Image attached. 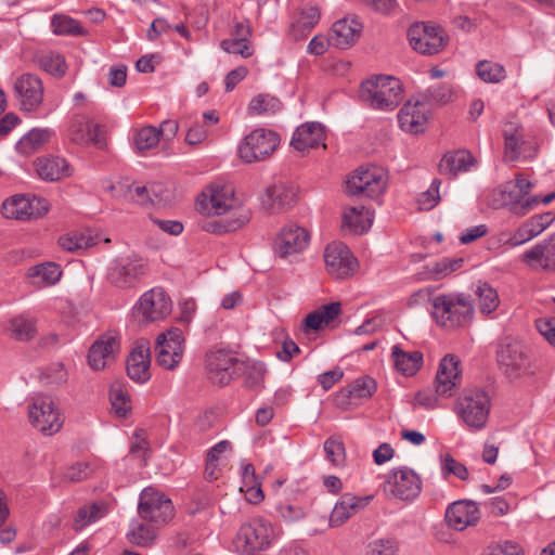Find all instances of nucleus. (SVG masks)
Instances as JSON below:
<instances>
[{"mask_svg": "<svg viewBox=\"0 0 555 555\" xmlns=\"http://www.w3.org/2000/svg\"><path fill=\"white\" fill-rule=\"evenodd\" d=\"M464 259L460 257H444L437 261L428 262L421 273L422 280L439 281L459 270L463 266Z\"/></svg>", "mask_w": 555, "mask_h": 555, "instance_id": "40", "label": "nucleus"}, {"mask_svg": "<svg viewBox=\"0 0 555 555\" xmlns=\"http://www.w3.org/2000/svg\"><path fill=\"white\" fill-rule=\"evenodd\" d=\"M431 315L444 328L466 326L474 318V305L464 293L440 294L433 298Z\"/></svg>", "mask_w": 555, "mask_h": 555, "instance_id": "2", "label": "nucleus"}, {"mask_svg": "<svg viewBox=\"0 0 555 555\" xmlns=\"http://www.w3.org/2000/svg\"><path fill=\"white\" fill-rule=\"evenodd\" d=\"M51 27L55 35L64 36H79L83 35L85 30L80 23L67 15L55 14L51 18Z\"/></svg>", "mask_w": 555, "mask_h": 555, "instance_id": "49", "label": "nucleus"}, {"mask_svg": "<svg viewBox=\"0 0 555 555\" xmlns=\"http://www.w3.org/2000/svg\"><path fill=\"white\" fill-rule=\"evenodd\" d=\"M481 555H521V550L517 543L505 541L487 546Z\"/></svg>", "mask_w": 555, "mask_h": 555, "instance_id": "64", "label": "nucleus"}, {"mask_svg": "<svg viewBox=\"0 0 555 555\" xmlns=\"http://www.w3.org/2000/svg\"><path fill=\"white\" fill-rule=\"evenodd\" d=\"M326 133L324 127L320 122H306L299 126L292 138V146L300 152L319 146L325 147Z\"/></svg>", "mask_w": 555, "mask_h": 555, "instance_id": "30", "label": "nucleus"}, {"mask_svg": "<svg viewBox=\"0 0 555 555\" xmlns=\"http://www.w3.org/2000/svg\"><path fill=\"white\" fill-rule=\"evenodd\" d=\"M276 537L278 533L271 521L258 517L240 527L234 545L238 552L251 554L268 548Z\"/></svg>", "mask_w": 555, "mask_h": 555, "instance_id": "4", "label": "nucleus"}, {"mask_svg": "<svg viewBox=\"0 0 555 555\" xmlns=\"http://www.w3.org/2000/svg\"><path fill=\"white\" fill-rule=\"evenodd\" d=\"M391 356L393 358L396 369L403 375L408 376L415 374L423 363L422 352H406L403 351L398 345H395L391 348Z\"/></svg>", "mask_w": 555, "mask_h": 555, "instance_id": "41", "label": "nucleus"}, {"mask_svg": "<svg viewBox=\"0 0 555 555\" xmlns=\"http://www.w3.org/2000/svg\"><path fill=\"white\" fill-rule=\"evenodd\" d=\"M441 181L439 179H435L429 189L425 192H423L418 197V204L422 209L428 210L434 208L439 199V188H440Z\"/></svg>", "mask_w": 555, "mask_h": 555, "instance_id": "62", "label": "nucleus"}, {"mask_svg": "<svg viewBox=\"0 0 555 555\" xmlns=\"http://www.w3.org/2000/svg\"><path fill=\"white\" fill-rule=\"evenodd\" d=\"M475 293L480 313L490 315L496 310L500 305V298L495 288L486 282H479Z\"/></svg>", "mask_w": 555, "mask_h": 555, "instance_id": "46", "label": "nucleus"}, {"mask_svg": "<svg viewBox=\"0 0 555 555\" xmlns=\"http://www.w3.org/2000/svg\"><path fill=\"white\" fill-rule=\"evenodd\" d=\"M425 96L437 104H447L452 100L453 91L450 85L442 83L428 88Z\"/></svg>", "mask_w": 555, "mask_h": 555, "instance_id": "60", "label": "nucleus"}, {"mask_svg": "<svg viewBox=\"0 0 555 555\" xmlns=\"http://www.w3.org/2000/svg\"><path fill=\"white\" fill-rule=\"evenodd\" d=\"M321 13L318 7H308L302 9L296 22V26L305 30H310L320 21Z\"/></svg>", "mask_w": 555, "mask_h": 555, "instance_id": "63", "label": "nucleus"}, {"mask_svg": "<svg viewBox=\"0 0 555 555\" xmlns=\"http://www.w3.org/2000/svg\"><path fill=\"white\" fill-rule=\"evenodd\" d=\"M554 219L552 212L532 216L518 227L514 234L506 241V244L515 247L531 241L547 229L553 223Z\"/></svg>", "mask_w": 555, "mask_h": 555, "instance_id": "27", "label": "nucleus"}, {"mask_svg": "<svg viewBox=\"0 0 555 555\" xmlns=\"http://www.w3.org/2000/svg\"><path fill=\"white\" fill-rule=\"evenodd\" d=\"M160 184H153L151 185V188H147L145 185H137L133 188V190H131V192L133 193V198L139 204H145L147 202H152L153 204L155 202H167L168 196L160 195Z\"/></svg>", "mask_w": 555, "mask_h": 555, "instance_id": "55", "label": "nucleus"}, {"mask_svg": "<svg viewBox=\"0 0 555 555\" xmlns=\"http://www.w3.org/2000/svg\"><path fill=\"white\" fill-rule=\"evenodd\" d=\"M491 399L481 388L465 389L457 398L454 411L472 431L482 430L489 418Z\"/></svg>", "mask_w": 555, "mask_h": 555, "instance_id": "3", "label": "nucleus"}, {"mask_svg": "<svg viewBox=\"0 0 555 555\" xmlns=\"http://www.w3.org/2000/svg\"><path fill=\"white\" fill-rule=\"evenodd\" d=\"M373 223V212L364 207H350L346 209L343 217V228L351 233L362 234L370 230Z\"/></svg>", "mask_w": 555, "mask_h": 555, "instance_id": "37", "label": "nucleus"}, {"mask_svg": "<svg viewBox=\"0 0 555 555\" xmlns=\"http://www.w3.org/2000/svg\"><path fill=\"white\" fill-rule=\"evenodd\" d=\"M408 39L413 50L422 54H436L446 44L443 29L430 22H417L408 29Z\"/></svg>", "mask_w": 555, "mask_h": 555, "instance_id": "11", "label": "nucleus"}, {"mask_svg": "<svg viewBox=\"0 0 555 555\" xmlns=\"http://www.w3.org/2000/svg\"><path fill=\"white\" fill-rule=\"evenodd\" d=\"M28 415L31 425L47 436L60 431L64 424L60 409L49 396L35 397L28 405Z\"/></svg>", "mask_w": 555, "mask_h": 555, "instance_id": "5", "label": "nucleus"}, {"mask_svg": "<svg viewBox=\"0 0 555 555\" xmlns=\"http://www.w3.org/2000/svg\"><path fill=\"white\" fill-rule=\"evenodd\" d=\"M106 514V507L103 503H92L81 506L74 517L73 528L76 531L85 529L87 526L103 518Z\"/></svg>", "mask_w": 555, "mask_h": 555, "instance_id": "45", "label": "nucleus"}, {"mask_svg": "<svg viewBox=\"0 0 555 555\" xmlns=\"http://www.w3.org/2000/svg\"><path fill=\"white\" fill-rule=\"evenodd\" d=\"M521 260L534 271L555 272V234L526 250Z\"/></svg>", "mask_w": 555, "mask_h": 555, "instance_id": "21", "label": "nucleus"}, {"mask_svg": "<svg viewBox=\"0 0 555 555\" xmlns=\"http://www.w3.org/2000/svg\"><path fill=\"white\" fill-rule=\"evenodd\" d=\"M60 246L67 251H78L95 245V240L85 233L74 232L59 240Z\"/></svg>", "mask_w": 555, "mask_h": 555, "instance_id": "53", "label": "nucleus"}, {"mask_svg": "<svg viewBox=\"0 0 555 555\" xmlns=\"http://www.w3.org/2000/svg\"><path fill=\"white\" fill-rule=\"evenodd\" d=\"M50 135L49 129H33L22 138L21 144L37 150L50 139Z\"/></svg>", "mask_w": 555, "mask_h": 555, "instance_id": "61", "label": "nucleus"}, {"mask_svg": "<svg viewBox=\"0 0 555 555\" xmlns=\"http://www.w3.org/2000/svg\"><path fill=\"white\" fill-rule=\"evenodd\" d=\"M310 242L309 232L295 222L286 223L273 241V251L280 258H287L305 250Z\"/></svg>", "mask_w": 555, "mask_h": 555, "instance_id": "14", "label": "nucleus"}, {"mask_svg": "<svg viewBox=\"0 0 555 555\" xmlns=\"http://www.w3.org/2000/svg\"><path fill=\"white\" fill-rule=\"evenodd\" d=\"M324 260L328 273L338 279L351 276L358 268L357 259L343 243L327 245L324 253Z\"/></svg>", "mask_w": 555, "mask_h": 555, "instance_id": "18", "label": "nucleus"}, {"mask_svg": "<svg viewBox=\"0 0 555 555\" xmlns=\"http://www.w3.org/2000/svg\"><path fill=\"white\" fill-rule=\"evenodd\" d=\"M267 195L272 201V206L284 209L296 201L295 191L283 184H276L267 189Z\"/></svg>", "mask_w": 555, "mask_h": 555, "instance_id": "52", "label": "nucleus"}, {"mask_svg": "<svg viewBox=\"0 0 555 555\" xmlns=\"http://www.w3.org/2000/svg\"><path fill=\"white\" fill-rule=\"evenodd\" d=\"M220 47L224 52L241 55L244 59L254 54V49L247 40L223 39Z\"/></svg>", "mask_w": 555, "mask_h": 555, "instance_id": "59", "label": "nucleus"}, {"mask_svg": "<svg viewBox=\"0 0 555 555\" xmlns=\"http://www.w3.org/2000/svg\"><path fill=\"white\" fill-rule=\"evenodd\" d=\"M159 142L158 128L145 126L139 129L133 137V145L137 151L144 152L157 146Z\"/></svg>", "mask_w": 555, "mask_h": 555, "instance_id": "50", "label": "nucleus"}, {"mask_svg": "<svg viewBox=\"0 0 555 555\" xmlns=\"http://www.w3.org/2000/svg\"><path fill=\"white\" fill-rule=\"evenodd\" d=\"M197 210L203 215H231L238 210L234 190L231 185H210L202 192L196 202Z\"/></svg>", "mask_w": 555, "mask_h": 555, "instance_id": "9", "label": "nucleus"}, {"mask_svg": "<svg viewBox=\"0 0 555 555\" xmlns=\"http://www.w3.org/2000/svg\"><path fill=\"white\" fill-rule=\"evenodd\" d=\"M9 330L17 340H29L35 336L36 322L28 314H21L10 321Z\"/></svg>", "mask_w": 555, "mask_h": 555, "instance_id": "47", "label": "nucleus"}, {"mask_svg": "<svg viewBox=\"0 0 555 555\" xmlns=\"http://www.w3.org/2000/svg\"><path fill=\"white\" fill-rule=\"evenodd\" d=\"M429 108L424 101H408L398 113V121L403 131L421 133L425 130Z\"/></svg>", "mask_w": 555, "mask_h": 555, "instance_id": "24", "label": "nucleus"}, {"mask_svg": "<svg viewBox=\"0 0 555 555\" xmlns=\"http://www.w3.org/2000/svg\"><path fill=\"white\" fill-rule=\"evenodd\" d=\"M498 363L509 377H519L531 372L528 348L519 341L502 344L496 351Z\"/></svg>", "mask_w": 555, "mask_h": 555, "instance_id": "12", "label": "nucleus"}, {"mask_svg": "<svg viewBox=\"0 0 555 555\" xmlns=\"http://www.w3.org/2000/svg\"><path fill=\"white\" fill-rule=\"evenodd\" d=\"M61 276V267L55 262L33 266L27 271L29 283L39 288L56 284Z\"/></svg>", "mask_w": 555, "mask_h": 555, "instance_id": "36", "label": "nucleus"}, {"mask_svg": "<svg viewBox=\"0 0 555 555\" xmlns=\"http://www.w3.org/2000/svg\"><path fill=\"white\" fill-rule=\"evenodd\" d=\"M282 109V102L268 93L254 96L248 105V114L251 116H270Z\"/></svg>", "mask_w": 555, "mask_h": 555, "instance_id": "44", "label": "nucleus"}, {"mask_svg": "<svg viewBox=\"0 0 555 555\" xmlns=\"http://www.w3.org/2000/svg\"><path fill=\"white\" fill-rule=\"evenodd\" d=\"M184 336L180 328L171 327L156 338V363L165 370H175L183 358Z\"/></svg>", "mask_w": 555, "mask_h": 555, "instance_id": "10", "label": "nucleus"}, {"mask_svg": "<svg viewBox=\"0 0 555 555\" xmlns=\"http://www.w3.org/2000/svg\"><path fill=\"white\" fill-rule=\"evenodd\" d=\"M13 91L21 109L27 113L36 112L43 101V82L31 73L18 76L13 83Z\"/></svg>", "mask_w": 555, "mask_h": 555, "instance_id": "15", "label": "nucleus"}, {"mask_svg": "<svg viewBox=\"0 0 555 555\" xmlns=\"http://www.w3.org/2000/svg\"><path fill=\"white\" fill-rule=\"evenodd\" d=\"M324 452L326 459L335 466H340L345 463L346 452L343 441L337 437H330L324 442Z\"/></svg>", "mask_w": 555, "mask_h": 555, "instance_id": "57", "label": "nucleus"}, {"mask_svg": "<svg viewBox=\"0 0 555 555\" xmlns=\"http://www.w3.org/2000/svg\"><path fill=\"white\" fill-rule=\"evenodd\" d=\"M387 185V173L379 167L360 168L346 181V194L350 196L365 195L376 198L384 193Z\"/></svg>", "mask_w": 555, "mask_h": 555, "instance_id": "6", "label": "nucleus"}, {"mask_svg": "<svg viewBox=\"0 0 555 555\" xmlns=\"http://www.w3.org/2000/svg\"><path fill=\"white\" fill-rule=\"evenodd\" d=\"M341 311V307L339 302H331L327 305L321 306L319 309L309 313L302 324L304 332L308 333L309 331H318L323 326L328 325Z\"/></svg>", "mask_w": 555, "mask_h": 555, "instance_id": "39", "label": "nucleus"}, {"mask_svg": "<svg viewBox=\"0 0 555 555\" xmlns=\"http://www.w3.org/2000/svg\"><path fill=\"white\" fill-rule=\"evenodd\" d=\"M460 361L452 354L446 356L436 375V392L442 397L452 396V391L461 383Z\"/></svg>", "mask_w": 555, "mask_h": 555, "instance_id": "26", "label": "nucleus"}, {"mask_svg": "<svg viewBox=\"0 0 555 555\" xmlns=\"http://www.w3.org/2000/svg\"><path fill=\"white\" fill-rule=\"evenodd\" d=\"M479 517L478 506L470 501L454 502L446 511V520L455 530H464L468 526H474Z\"/></svg>", "mask_w": 555, "mask_h": 555, "instance_id": "31", "label": "nucleus"}, {"mask_svg": "<svg viewBox=\"0 0 555 555\" xmlns=\"http://www.w3.org/2000/svg\"><path fill=\"white\" fill-rule=\"evenodd\" d=\"M537 154V146L522 128L508 125L504 129V157L508 162L529 159Z\"/></svg>", "mask_w": 555, "mask_h": 555, "instance_id": "16", "label": "nucleus"}, {"mask_svg": "<svg viewBox=\"0 0 555 555\" xmlns=\"http://www.w3.org/2000/svg\"><path fill=\"white\" fill-rule=\"evenodd\" d=\"M109 399L115 414L119 417H126L131 409V405L130 397L122 385H112L109 390Z\"/></svg>", "mask_w": 555, "mask_h": 555, "instance_id": "51", "label": "nucleus"}, {"mask_svg": "<svg viewBox=\"0 0 555 555\" xmlns=\"http://www.w3.org/2000/svg\"><path fill=\"white\" fill-rule=\"evenodd\" d=\"M475 166L474 156L465 150L447 153L439 164V170L442 175L451 177L460 172H467Z\"/></svg>", "mask_w": 555, "mask_h": 555, "instance_id": "35", "label": "nucleus"}, {"mask_svg": "<svg viewBox=\"0 0 555 555\" xmlns=\"http://www.w3.org/2000/svg\"><path fill=\"white\" fill-rule=\"evenodd\" d=\"M377 389L376 382L370 376H361L336 395V402L347 409L358 405L362 400L371 398Z\"/></svg>", "mask_w": 555, "mask_h": 555, "instance_id": "25", "label": "nucleus"}, {"mask_svg": "<svg viewBox=\"0 0 555 555\" xmlns=\"http://www.w3.org/2000/svg\"><path fill=\"white\" fill-rule=\"evenodd\" d=\"M155 538V530L153 527L143 524L133 525L132 529L128 532V539L132 544L140 546H147Z\"/></svg>", "mask_w": 555, "mask_h": 555, "instance_id": "58", "label": "nucleus"}, {"mask_svg": "<svg viewBox=\"0 0 555 555\" xmlns=\"http://www.w3.org/2000/svg\"><path fill=\"white\" fill-rule=\"evenodd\" d=\"M503 205L507 206L511 212L517 216H525L540 204V196L524 198L511 181L501 189Z\"/></svg>", "mask_w": 555, "mask_h": 555, "instance_id": "33", "label": "nucleus"}, {"mask_svg": "<svg viewBox=\"0 0 555 555\" xmlns=\"http://www.w3.org/2000/svg\"><path fill=\"white\" fill-rule=\"evenodd\" d=\"M280 143L276 132L257 128L248 133L238 146V155L245 163H255L270 156Z\"/></svg>", "mask_w": 555, "mask_h": 555, "instance_id": "7", "label": "nucleus"}, {"mask_svg": "<svg viewBox=\"0 0 555 555\" xmlns=\"http://www.w3.org/2000/svg\"><path fill=\"white\" fill-rule=\"evenodd\" d=\"M422 491L421 477L409 467L393 468L387 475L384 492L401 501H413Z\"/></svg>", "mask_w": 555, "mask_h": 555, "instance_id": "8", "label": "nucleus"}, {"mask_svg": "<svg viewBox=\"0 0 555 555\" xmlns=\"http://www.w3.org/2000/svg\"><path fill=\"white\" fill-rule=\"evenodd\" d=\"M145 273V266L129 258L116 260L108 269L107 280L119 288H128Z\"/></svg>", "mask_w": 555, "mask_h": 555, "instance_id": "22", "label": "nucleus"}, {"mask_svg": "<svg viewBox=\"0 0 555 555\" xmlns=\"http://www.w3.org/2000/svg\"><path fill=\"white\" fill-rule=\"evenodd\" d=\"M34 166L39 178L44 181H60L69 177L72 173L67 160L60 156L38 157Z\"/></svg>", "mask_w": 555, "mask_h": 555, "instance_id": "32", "label": "nucleus"}, {"mask_svg": "<svg viewBox=\"0 0 555 555\" xmlns=\"http://www.w3.org/2000/svg\"><path fill=\"white\" fill-rule=\"evenodd\" d=\"M398 551V542L395 539L385 538L370 542L365 547L364 555H397Z\"/></svg>", "mask_w": 555, "mask_h": 555, "instance_id": "56", "label": "nucleus"}, {"mask_svg": "<svg viewBox=\"0 0 555 555\" xmlns=\"http://www.w3.org/2000/svg\"><path fill=\"white\" fill-rule=\"evenodd\" d=\"M372 495L357 496L350 493H345L340 496L339 501L335 504L328 522L331 527H339L346 522L350 517L356 515L359 511L363 509L372 501Z\"/></svg>", "mask_w": 555, "mask_h": 555, "instance_id": "29", "label": "nucleus"}, {"mask_svg": "<svg viewBox=\"0 0 555 555\" xmlns=\"http://www.w3.org/2000/svg\"><path fill=\"white\" fill-rule=\"evenodd\" d=\"M250 219V211L246 208L240 207L234 211L231 217H227L217 221H207L203 229L207 232L223 234L234 232L244 227Z\"/></svg>", "mask_w": 555, "mask_h": 555, "instance_id": "38", "label": "nucleus"}, {"mask_svg": "<svg viewBox=\"0 0 555 555\" xmlns=\"http://www.w3.org/2000/svg\"><path fill=\"white\" fill-rule=\"evenodd\" d=\"M151 350L146 343H139L130 352L127 360V374L138 384H144L151 378Z\"/></svg>", "mask_w": 555, "mask_h": 555, "instance_id": "28", "label": "nucleus"}, {"mask_svg": "<svg viewBox=\"0 0 555 555\" xmlns=\"http://www.w3.org/2000/svg\"><path fill=\"white\" fill-rule=\"evenodd\" d=\"M138 511L142 519L155 524H165L173 515L171 500L153 488L141 492Z\"/></svg>", "mask_w": 555, "mask_h": 555, "instance_id": "13", "label": "nucleus"}, {"mask_svg": "<svg viewBox=\"0 0 555 555\" xmlns=\"http://www.w3.org/2000/svg\"><path fill=\"white\" fill-rule=\"evenodd\" d=\"M2 215L8 219L27 220L31 219V205L28 197L15 195L8 198L2 204Z\"/></svg>", "mask_w": 555, "mask_h": 555, "instance_id": "43", "label": "nucleus"}, {"mask_svg": "<svg viewBox=\"0 0 555 555\" xmlns=\"http://www.w3.org/2000/svg\"><path fill=\"white\" fill-rule=\"evenodd\" d=\"M476 74L480 80L487 83H499L506 77L503 65L488 60H482L477 63Z\"/></svg>", "mask_w": 555, "mask_h": 555, "instance_id": "48", "label": "nucleus"}, {"mask_svg": "<svg viewBox=\"0 0 555 555\" xmlns=\"http://www.w3.org/2000/svg\"><path fill=\"white\" fill-rule=\"evenodd\" d=\"M236 362L237 359L229 350H209L205 358L209 379L221 386L229 384L233 377V366Z\"/></svg>", "mask_w": 555, "mask_h": 555, "instance_id": "20", "label": "nucleus"}, {"mask_svg": "<svg viewBox=\"0 0 555 555\" xmlns=\"http://www.w3.org/2000/svg\"><path fill=\"white\" fill-rule=\"evenodd\" d=\"M68 137L70 141L80 145L93 144L98 147H103L105 144L103 127L81 114H76L72 117Z\"/></svg>", "mask_w": 555, "mask_h": 555, "instance_id": "19", "label": "nucleus"}, {"mask_svg": "<svg viewBox=\"0 0 555 555\" xmlns=\"http://www.w3.org/2000/svg\"><path fill=\"white\" fill-rule=\"evenodd\" d=\"M120 343L116 336L105 334L98 338L88 352V363L95 370H103L109 365L119 352Z\"/></svg>", "mask_w": 555, "mask_h": 555, "instance_id": "23", "label": "nucleus"}, {"mask_svg": "<svg viewBox=\"0 0 555 555\" xmlns=\"http://www.w3.org/2000/svg\"><path fill=\"white\" fill-rule=\"evenodd\" d=\"M361 101L375 111L391 112L403 99L401 81L393 76H373L360 86Z\"/></svg>", "mask_w": 555, "mask_h": 555, "instance_id": "1", "label": "nucleus"}, {"mask_svg": "<svg viewBox=\"0 0 555 555\" xmlns=\"http://www.w3.org/2000/svg\"><path fill=\"white\" fill-rule=\"evenodd\" d=\"M37 65L46 73L61 78L67 70V64L62 54L54 51H41L36 54Z\"/></svg>", "mask_w": 555, "mask_h": 555, "instance_id": "42", "label": "nucleus"}, {"mask_svg": "<svg viewBox=\"0 0 555 555\" xmlns=\"http://www.w3.org/2000/svg\"><path fill=\"white\" fill-rule=\"evenodd\" d=\"M361 25L356 20L343 18L336 21L332 26L330 41L339 49H347L359 38Z\"/></svg>", "mask_w": 555, "mask_h": 555, "instance_id": "34", "label": "nucleus"}, {"mask_svg": "<svg viewBox=\"0 0 555 555\" xmlns=\"http://www.w3.org/2000/svg\"><path fill=\"white\" fill-rule=\"evenodd\" d=\"M441 475L447 479L450 475L457 477L460 480L468 479L467 467L456 461L450 453H446L440 457Z\"/></svg>", "mask_w": 555, "mask_h": 555, "instance_id": "54", "label": "nucleus"}, {"mask_svg": "<svg viewBox=\"0 0 555 555\" xmlns=\"http://www.w3.org/2000/svg\"><path fill=\"white\" fill-rule=\"evenodd\" d=\"M172 309V302L162 288H152L145 292L139 299L135 311L145 321H159L166 318Z\"/></svg>", "mask_w": 555, "mask_h": 555, "instance_id": "17", "label": "nucleus"}]
</instances>
